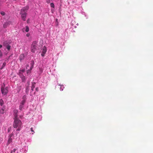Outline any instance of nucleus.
<instances>
[{"label": "nucleus", "instance_id": "f257e3e1", "mask_svg": "<svg viewBox=\"0 0 153 153\" xmlns=\"http://www.w3.org/2000/svg\"><path fill=\"white\" fill-rule=\"evenodd\" d=\"M18 110L15 109L13 111V115L14 117V123L15 124H20L21 123V121L18 119L17 118L18 115Z\"/></svg>", "mask_w": 153, "mask_h": 153}, {"label": "nucleus", "instance_id": "f03ea898", "mask_svg": "<svg viewBox=\"0 0 153 153\" xmlns=\"http://www.w3.org/2000/svg\"><path fill=\"white\" fill-rule=\"evenodd\" d=\"M37 42L36 41L33 42L32 44L31 47V51L34 53L36 51L37 49Z\"/></svg>", "mask_w": 153, "mask_h": 153}, {"label": "nucleus", "instance_id": "7ed1b4c3", "mask_svg": "<svg viewBox=\"0 0 153 153\" xmlns=\"http://www.w3.org/2000/svg\"><path fill=\"white\" fill-rule=\"evenodd\" d=\"M28 9V6H26L22 8L21 10V15L27 14L26 12Z\"/></svg>", "mask_w": 153, "mask_h": 153}, {"label": "nucleus", "instance_id": "20e7f679", "mask_svg": "<svg viewBox=\"0 0 153 153\" xmlns=\"http://www.w3.org/2000/svg\"><path fill=\"white\" fill-rule=\"evenodd\" d=\"M13 134H11L9 135L8 136V139L7 143V145L8 146L12 142L13 139L12 137L13 136Z\"/></svg>", "mask_w": 153, "mask_h": 153}, {"label": "nucleus", "instance_id": "39448f33", "mask_svg": "<svg viewBox=\"0 0 153 153\" xmlns=\"http://www.w3.org/2000/svg\"><path fill=\"white\" fill-rule=\"evenodd\" d=\"M1 91L2 94L4 95L6 94L8 92V90L7 87L4 88L2 87L1 88Z\"/></svg>", "mask_w": 153, "mask_h": 153}, {"label": "nucleus", "instance_id": "423d86ee", "mask_svg": "<svg viewBox=\"0 0 153 153\" xmlns=\"http://www.w3.org/2000/svg\"><path fill=\"white\" fill-rule=\"evenodd\" d=\"M46 52V48L45 46H44L42 49V53H41V55L42 56H44V55L45 53Z\"/></svg>", "mask_w": 153, "mask_h": 153}, {"label": "nucleus", "instance_id": "0eeeda50", "mask_svg": "<svg viewBox=\"0 0 153 153\" xmlns=\"http://www.w3.org/2000/svg\"><path fill=\"white\" fill-rule=\"evenodd\" d=\"M27 14H22L21 15V16L22 19L24 21L25 20V18Z\"/></svg>", "mask_w": 153, "mask_h": 153}, {"label": "nucleus", "instance_id": "6e6552de", "mask_svg": "<svg viewBox=\"0 0 153 153\" xmlns=\"http://www.w3.org/2000/svg\"><path fill=\"white\" fill-rule=\"evenodd\" d=\"M6 43H7V42H4V43H3V45H4V46H6V48L8 49V50H9L10 49V46L9 45H8L7 46H6Z\"/></svg>", "mask_w": 153, "mask_h": 153}, {"label": "nucleus", "instance_id": "1a4fd4ad", "mask_svg": "<svg viewBox=\"0 0 153 153\" xmlns=\"http://www.w3.org/2000/svg\"><path fill=\"white\" fill-rule=\"evenodd\" d=\"M19 76H20V77L22 79V81L23 82H25V80H26V79H25V76H23V75H22L21 74H20Z\"/></svg>", "mask_w": 153, "mask_h": 153}, {"label": "nucleus", "instance_id": "9d476101", "mask_svg": "<svg viewBox=\"0 0 153 153\" xmlns=\"http://www.w3.org/2000/svg\"><path fill=\"white\" fill-rule=\"evenodd\" d=\"M25 72V69H22V70H20L19 72V75H20V74L23 75H22L23 73Z\"/></svg>", "mask_w": 153, "mask_h": 153}, {"label": "nucleus", "instance_id": "9b49d317", "mask_svg": "<svg viewBox=\"0 0 153 153\" xmlns=\"http://www.w3.org/2000/svg\"><path fill=\"white\" fill-rule=\"evenodd\" d=\"M25 57V55L24 54H21L20 56V60L23 59Z\"/></svg>", "mask_w": 153, "mask_h": 153}, {"label": "nucleus", "instance_id": "f8f14e48", "mask_svg": "<svg viewBox=\"0 0 153 153\" xmlns=\"http://www.w3.org/2000/svg\"><path fill=\"white\" fill-rule=\"evenodd\" d=\"M29 85V82H27V83L26 85V86L27 87V88H26V92H28L29 91V89L28 88V87Z\"/></svg>", "mask_w": 153, "mask_h": 153}, {"label": "nucleus", "instance_id": "ddd939ff", "mask_svg": "<svg viewBox=\"0 0 153 153\" xmlns=\"http://www.w3.org/2000/svg\"><path fill=\"white\" fill-rule=\"evenodd\" d=\"M35 83H32V86L31 87V90L32 91H33V89H34V88L35 87Z\"/></svg>", "mask_w": 153, "mask_h": 153}, {"label": "nucleus", "instance_id": "4468645a", "mask_svg": "<svg viewBox=\"0 0 153 153\" xmlns=\"http://www.w3.org/2000/svg\"><path fill=\"white\" fill-rule=\"evenodd\" d=\"M24 105L20 104V105L19 106V109L20 110H22V108H23V107H24Z\"/></svg>", "mask_w": 153, "mask_h": 153}, {"label": "nucleus", "instance_id": "2eb2a0df", "mask_svg": "<svg viewBox=\"0 0 153 153\" xmlns=\"http://www.w3.org/2000/svg\"><path fill=\"white\" fill-rule=\"evenodd\" d=\"M29 27L28 26H26L25 29V31L27 32L29 31Z\"/></svg>", "mask_w": 153, "mask_h": 153}, {"label": "nucleus", "instance_id": "dca6fc26", "mask_svg": "<svg viewBox=\"0 0 153 153\" xmlns=\"http://www.w3.org/2000/svg\"><path fill=\"white\" fill-rule=\"evenodd\" d=\"M25 100H23L22 102H21L20 103V104H22V105H24V104L25 103Z\"/></svg>", "mask_w": 153, "mask_h": 153}, {"label": "nucleus", "instance_id": "f3484780", "mask_svg": "<svg viewBox=\"0 0 153 153\" xmlns=\"http://www.w3.org/2000/svg\"><path fill=\"white\" fill-rule=\"evenodd\" d=\"M0 104L1 106L3 104V101L2 99L0 100Z\"/></svg>", "mask_w": 153, "mask_h": 153}, {"label": "nucleus", "instance_id": "a211bd4d", "mask_svg": "<svg viewBox=\"0 0 153 153\" xmlns=\"http://www.w3.org/2000/svg\"><path fill=\"white\" fill-rule=\"evenodd\" d=\"M7 23H4L3 25V27L4 28H5L7 27Z\"/></svg>", "mask_w": 153, "mask_h": 153}, {"label": "nucleus", "instance_id": "6ab92c4d", "mask_svg": "<svg viewBox=\"0 0 153 153\" xmlns=\"http://www.w3.org/2000/svg\"><path fill=\"white\" fill-rule=\"evenodd\" d=\"M50 5H51V6L52 7H54V4H53V3H51V4H50Z\"/></svg>", "mask_w": 153, "mask_h": 153}, {"label": "nucleus", "instance_id": "aec40b11", "mask_svg": "<svg viewBox=\"0 0 153 153\" xmlns=\"http://www.w3.org/2000/svg\"><path fill=\"white\" fill-rule=\"evenodd\" d=\"M0 13H1V14L2 16H4L5 14V13L3 11L1 12Z\"/></svg>", "mask_w": 153, "mask_h": 153}, {"label": "nucleus", "instance_id": "412c9836", "mask_svg": "<svg viewBox=\"0 0 153 153\" xmlns=\"http://www.w3.org/2000/svg\"><path fill=\"white\" fill-rule=\"evenodd\" d=\"M34 64V61H31V66H33Z\"/></svg>", "mask_w": 153, "mask_h": 153}, {"label": "nucleus", "instance_id": "4be33fe9", "mask_svg": "<svg viewBox=\"0 0 153 153\" xmlns=\"http://www.w3.org/2000/svg\"><path fill=\"white\" fill-rule=\"evenodd\" d=\"M26 98V96L25 95H24V96H23L22 98L23 100H25Z\"/></svg>", "mask_w": 153, "mask_h": 153}, {"label": "nucleus", "instance_id": "5701e85b", "mask_svg": "<svg viewBox=\"0 0 153 153\" xmlns=\"http://www.w3.org/2000/svg\"><path fill=\"white\" fill-rule=\"evenodd\" d=\"M18 125H13V127L14 128H17L18 127Z\"/></svg>", "mask_w": 153, "mask_h": 153}, {"label": "nucleus", "instance_id": "b1692460", "mask_svg": "<svg viewBox=\"0 0 153 153\" xmlns=\"http://www.w3.org/2000/svg\"><path fill=\"white\" fill-rule=\"evenodd\" d=\"M16 149H13L12 150L13 152H15L16 151Z\"/></svg>", "mask_w": 153, "mask_h": 153}, {"label": "nucleus", "instance_id": "393cba45", "mask_svg": "<svg viewBox=\"0 0 153 153\" xmlns=\"http://www.w3.org/2000/svg\"><path fill=\"white\" fill-rule=\"evenodd\" d=\"M2 53L1 51L0 50V56H2Z\"/></svg>", "mask_w": 153, "mask_h": 153}, {"label": "nucleus", "instance_id": "a878e982", "mask_svg": "<svg viewBox=\"0 0 153 153\" xmlns=\"http://www.w3.org/2000/svg\"><path fill=\"white\" fill-rule=\"evenodd\" d=\"M47 2L48 3H49L50 2V0H47Z\"/></svg>", "mask_w": 153, "mask_h": 153}, {"label": "nucleus", "instance_id": "bb28decb", "mask_svg": "<svg viewBox=\"0 0 153 153\" xmlns=\"http://www.w3.org/2000/svg\"><path fill=\"white\" fill-rule=\"evenodd\" d=\"M5 63H3V66L4 67L5 66Z\"/></svg>", "mask_w": 153, "mask_h": 153}, {"label": "nucleus", "instance_id": "cd10ccee", "mask_svg": "<svg viewBox=\"0 0 153 153\" xmlns=\"http://www.w3.org/2000/svg\"><path fill=\"white\" fill-rule=\"evenodd\" d=\"M33 66H31L30 68V70H31L33 68Z\"/></svg>", "mask_w": 153, "mask_h": 153}, {"label": "nucleus", "instance_id": "c85d7f7f", "mask_svg": "<svg viewBox=\"0 0 153 153\" xmlns=\"http://www.w3.org/2000/svg\"><path fill=\"white\" fill-rule=\"evenodd\" d=\"M33 66H31L30 68V70H31L33 68Z\"/></svg>", "mask_w": 153, "mask_h": 153}, {"label": "nucleus", "instance_id": "c756f323", "mask_svg": "<svg viewBox=\"0 0 153 153\" xmlns=\"http://www.w3.org/2000/svg\"><path fill=\"white\" fill-rule=\"evenodd\" d=\"M30 129H31V131H33V128H31Z\"/></svg>", "mask_w": 153, "mask_h": 153}, {"label": "nucleus", "instance_id": "7c9ffc66", "mask_svg": "<svg viewBox=\"0 0 153 153\" xmlns=\"http://www.w3.org/2000/svg\"><path fill=\"white\" fill-rule=\"evenodd\" d=\"M30 72V70L27 71V74L28 73Z\"/></svg>", "mask_w": 153, "mask_h": 153}, {"label": "nucleus", "instance_id": "2f4dec72", "mask_svg": "<svg viewBox=\"0 0 153 153\" xmlns=\"http://www.w3.org/2000/svg\"><path fill=\"white\" fill-rule=\"evenodd\" d=\"M36 90L37 91H38V88H36Z\"/></svg>", "mask_w": 153, "mask_h": 153}, {"label": "nucleus", "instance_id": "473e14b6", "mask_svg": "<svg viewBox=\"0 0 153 153\" xmlns=\"http://www.w3.org/2000/svg\"><path fill=\"white\" fill-rule=\"evenodd\" d=\"M2 47V45H0V48H1Z\"/></svg>", "mask_w": 153, "mask_h": 153}, {"label": "nucleus", "instance_id": "72a5a7b5", "mask_svg": "<svg viewBox=\"0 0 153 153\" xmlns=\"http://www.w3.org/2000/svg\"><path fill=\"white\" fill-rule=\"evenodd\" d=\"M27 36H28H28H29V34H27Z\"/></svg>", "mask_w": 153, "mask_h": 153}, {"label": "nucleus", "instance_id": "f704fd0d", "mask_svg": "<svg viewBox=\"0 0 153 153\" xmlns=\"http://www.w3.org/2000/svg\"><path fill=\"white\" fill-rule=\"evenodd\" d=\"M20 130V129H19V128L18 129H17V130H18V131H19Z\"/></svg>", "mask_w": 153, "mask_h": 153}, {"label": "nucleus", "instance_id": "c9c22d12", "mask_svg": "<svg viewBox=\"0 0 153 153\" xmlns=\"http://www.w3.org/2000/svg\"><path fill=\"white\" fill-rule=\"evenodd\" d=\"M13 152V151H11L10 153H12Z\"/></svg>", "mask_w": 153, "mask_h": 153}, {"label": "nucleus", "instance_id": "e433bc0d", "mask_svg": "<svg viewBox=\"0 0 153 153\" xmlns=\"http://www.w3.org/2000/svg\"><path fill=\"white\" fill-rule=\"evenodd\" d=\"M13 152V151H11L10 153H12Z\"/></svg>", "mask_w": 153, "mask_h": 153}]
</instances>
